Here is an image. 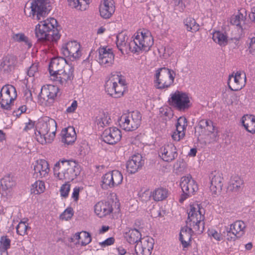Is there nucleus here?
Masks as SVG:
<instances>
[{"label":"nucleus","mask_w":255,"mask_h":255,"mask_svg":"<svg viewBox=\"0 0 255 255\" xmlns=\"http://www.w3.org/2000/svg\"><path fill=\"white\" fill-rule=\"evenodd\" d=\"M15 63V58L13 56L5 57L2 62L1 63V66L4 71H10L13 68Z\"/></svg>","instance_id":"ea45409f"},{"label":"nucleus","mask_w":255,"mask_h":255,"mask_svg":"<svg viewBox=\"0 0 255 255\" xmlns=\"http://www.w3.org/2000/svg\"><path fill=\"white\" fill-rule=\"evenodd\" d=\"M154 246L152 238L144 237L135 246L134 250L137 255H151Z\"/></svg>","instance_id":"a211bd4d"},{"label":"nucleus","mask_w":255,"mask_h":255,"mask_svg":"<svg viewBox=\"0 0 255 255\" xmlns=\"http://www.w3.org/2000/svg\"><path fill=\"white\" fill-rule=\"evenodd\" d=\"M168 102L170 106L179 111H185L192 105L188 95L178 90L170 94Z\"/></svg>","instance_id":"9d476101"},{"label":"nucleus","mask_w":255,"mask_h":255,"mask_svg":"<svg viewBox=\"0 0 255 255\" xmlns=\"http://www.w3.org/2000/svg\"><path fill=\"white\" fill-rule=\"evenodd\" d=\"M159 157L164 161L170 162L178 155L176 146L172 143H167L162 146L159 150Z\"/></svg>","instance_id":"6ab92c4d"},{"label":"nucleus","mask_w":255,"mask_h":255,"mask_svg":"<svg viewBox=\"0 0 255 255\" xmlns=\"http://www.w3.org/2000/svg\"><path fill=\"white\" fill-rule=\"evenodd\" d=\"M180 186L183 194L179 198V202L182 203L185 200L193 195L198 189V187L196 182L190 175L182 177L181 179Z\"/></svg>","instance_id":"f8f14e48"},{"label":"nucleus","mask_w":255,"mask_h":255,"mask_svg":"<svg viewBox=\"0 0 255 255\" xmlns=\"http://www.w3.org/2000/svg\"><path fill=\"white\" fill-rule=\"evenodd\" d=\"M45 189L44 182L41 180L35 181L31 185V192L34 194H39L43 193Z\"/></svg>","instance_id":"79ce46f5"},{"label":"nucleus","mask_w":255,"mask_h":255,"mask_svg":"<svg viewBox=\"0 0 255 255\" xmlns=\"http://www.w3.org/2000/svg\"><path fill=\"white\" fill-rule=\"evenodd\" d=\"M80 189L79 187H75L73 190L72 198L74 201L77 202L79 200V196Z\"/></svg>","instance_id":"0e129e2a"},{"label":"nucleus","mask_w":255,"mask_h":255,"mask_svg":"<svg viewBox=\"0 0 255 255\" xmlns=\"http://www.w3.org/2000/svg\"><path fill=\"white\" fill-rule=\"evenodd\" d=\"M246 75L242 71H237L229 75L228 85L232 91H238L245 87L246 83Z\"/></svg>","instance_id":"f3484780"},{"label":"nucleus","mask_w":255,"mask_h":255,"mask_svg":"<svg viewBox=\"0 0 255 255\" xmlns=\"http://www.w3.org/2000/svg\"><path fill=\"white\" fill-rule=\"evenodd\" d=\"M61 51L62 54L72 61L78 59L82 55L81 45L76 41H71L62 45Z\"/></svg>","instance_id":"dca6fc26"},{"label":"nucleus","mask_w":255,"mask_h":255,"mask_svg":"<svg viewBox=\"0 0 255 255\" xmlns=\"http://www.w3.org/2000/svg\"><path fill=\"white\" fill-rule=\"evenodd\" d=\"M57 129L56 121L48 117L38 120L36 125L35 138L42 144L51 143L55 138Z\"/></svg>","instance_id":"f03ea898"},{"label":"nucleus","mask_w":255,"mask_h":255,"mask_svg":"<svg viewBox=\"0 0 255 255\" xmlns=\"http://www.w3.org/2000/svg\"><path fill=\"white\" fill-rule=\"evenodd\" d=\"M244 18L243 14L239 13L237 15H233L231 17L230 22L232 24L236 25L242 29V22H244Z\"/></svg>","instance_id":"c03bdc74"},{"label":"nucleus","mask_w":255,"mask_h":255,"mask_svg":"<svg viewBox=\"0 0 255 255\" xmlns=\"http://www.w3.org/2000/svg\"><path fill=\"white\" fill-rule=\"evenodd\" d=\"M185 132H180L176 128V130L172 134V138L174 140L178 141L182 139L185 136Z\"/></svg>","instance_id":"052dcab7"},{"label":"nucleus","mask_w":255,"mask_h":255,"mask_svg":"<svg viewBox=\"0 0 255 255\" xmlns=\"http://www.w3.org/2000/svg\"><path fill=\"white\" fill-rule=\"evenodd\" d=\"M244 185L243 180L239 176H232L228 186V190L229 191L235 193H238L242 189Z\"/></svg>","instance_id":"2f4dec72"},{"label":"nucleus","mask_w":255,"mask_h":255,"mask_svg":"<svg viewBox=\"0 0 255 255\" xmlns=\"http://www.w3.org/2000/svg\"><path fill=\"white\" fill-rule=\"evenodd\" d=\"M115 239L113 237H110L101 243L100 244L103 247L110 246L114 243Z\"/></svg>","instance_id":"338daca9"},{"label":"nucleus","mask_w":255,"mask_h":255,"mask_svg":"<svg viewBox=\"0 0 255 255\" xmlns=\"http://www.w3.org/2000/svg\"><path fill=\"white\" fill-rule=\"evenodd\" d=\"M101 136L104 142L110 144H113L120 140L122 137V133L121 130L118 128L111 127L105 129Z\"/></svg>","instance_id":"412c9836"},{"label":"nucleus","mask_w":255,"mask_h":255,"mask_svg":"<svg viewBox=\"0 0 255 255\" xmlns=\"http://www.w3.org/2000/svg\"><path fill=\"white\" fill-rule=\"evenodd\" d=\"M10 240L7 236H2L0 239V250L1 251L7 253V250L10 246Z\"/></svg>","instance_id":"a18cd8bd"},{"label":"nucleus","mask_w":255,"mask_h":255,"mask_svg":"<svg viewBox=\"0 0 255 255\" xmlns=\"http://www.w3.org/2000/svg\"><path fill=\"white\" fill-rule=\"evenodd\" d=\"M74 212L71 207H68L65 211L61 214L60 219L62 220H68L70 219L73 216Z\"/></svg>","instance_id":"3c124183"},{"label":"nucleus","mask_w":255,"mask_h":255,"mask_svg":"<svg viewBox=\"0 0 255 255\" xmlns=\"http://www.w3.org/2000/svg\"><path fill=\"white\" fill-rule=\"evenodd\" d=\"M210 189L213 194H216L221 191L223 187V177L220 173L214 172L210 176Z\"/></svg>","instance_id":"bb28decb"},{"label":"nucleus","mask_w":255,"mask_h":255,"mask_svg":"<svg viewBox=\"0 0 255 255\" xmlns=\"http://www.w3.org/2000/svg\"><path fill=\"white\" fill-rule=\"evenodd\" d=\"M30 228L27 223L25 222H20L16 226V233L20 236L27 234V231Z\"/></svg>","instance_id":"de8ad7c7"},{"label":"nucleus","mask_w":255,"mask_h":255,"mask_svg":"<svg viewBox=\"0 0 255 255\" xmlns=\"http://www.w3.org/2000/svg\"><path fill=\"white\" fill-rule=\"evenodd\" d=\"M212 39L216 43L221 46H225L228 43V37L227 35L219 31L213 33Z\"/></svg>","instance_id":"e433bc0d"},{"label":"nucleus","mask_w":255,"mask_h":255,"mask_svg":"<svg viewBox=\"0 0 255 255\" xmlns=\"http://www.w3.org/2000/svg\"><path fill=\"white\" fill-rule=\"evenodd\" d=\"M242 123L245 129L252 133H255V117L253 115H245L242 117Z\"/></svg>","instance_id":"72a5a7b5"},{"label":"nucleus","mask_w":255,"mask_h":255,"mask_svg":"<svg viewBox=\"0 0 255 255\" xmlns=\"http://www.w3.org/2000/svg\"><path fill=\"white\" fill-rule=\"evenodd\" d=\"M209 120H201L195 128V133H198L199 135H205Z\"/></svg>","instance_id":"37998d69"},{"label":"nucleus","mask_w":255,"mask_h":255,"mask_svg":"<svg viewBox=\"0 0 255 255\" xmlns=\"http://www.w3.org/2000/svg\"><path fill=\"white\" fill-rule=\"evenodd\" d=\"M11 38L14 42L21 43L24 48L26 49H30L32 45L30 39L23 33H13Z\"/></svg>","instance_id":"473e14b6"},{"label":"nucleus","mask_w":255,"mask_h":255,"mask_svg":"<svg viewBox=\"0 0 255 255\" xmlns=\"http://www.w3.org/2000/svg\"><path fill=\"white\" fill-rule=\"evenodd\" d=\"M82 240L81 241L82 246H86L91 242V237L89 233L86 232H81Z\"/></svg>","instance_id":"5fc2aeb1"},{"label":"nucleus","mask_w":255,"mask_h":255,"mask_svg":"<svg viewBox=\"0 0 255 255\" xmlns=\"http://www.w3.org/2000/svg\"><path fill=\"white\" fill-rule=\"evenodd\" d=\"M15 184L13 178L10 175L4 176L0 181L1 190L6 191L11 189Z\"/></svg>","instance_id":"4c0bfd02"},{"label":"nucleus","mask_w":255,"mask_h":255,"mask_svg":"<svg viewBox=\"0 0 255 255\" xmlns=\"http://www.w3.org/2000/svg\"><path fill=\"white\" fill-rule=\"evenodd\" d=\"M115 11L113 0H103L99 5V12L102 17L105 19L110 18Z\"/></svg>","instance_id":"5701e85b"},{"label":"nucleus","mask_w":255,"mask_h":255,"mask_svg":"<svg viewBox=\"0 0 255 255\" xmlns=\"http://www.w3.org/2000/svg\"><path fill=\"white\" fill-rule=\"evenodd\" d=\"M113 211L112 205L108 201H101L94 206V212L96 215L100 218L110 215Z\"/></svg>","instance_id":"393cba45"},{"label":"nucleus","mask_w":255,"mask_h":255,"mask_svg":"<svg viewBox=\"0 0 255 255\" xmlns=\"http://www.w3.org/2000/svg\"><path fill=\"white\" fill-rule=\"evenodd\" d=\"M151 196H152V192H150L149 190H145L140 195L141 200L143 202L148 201Z\"/></svg>","instance_id":"680f3d73"},{"label":"nucleus","mask_w":255,"mask_h":255,"mask_svg":"<svg viewBox=\"0 0 255 255\" xmlns=\"http://www.w3.org/2000/svg\"><path fill=\"white\" fill-rule=\"evenodd\" d=\"M98 61L100 65L109 67L113 64L115 55L111 48L107 46L100 47L98 49Z\"/></svg>","instance_id":"aec40b11"},{"label":"nucleus","mask_w":255,"mask_h":255,"mask_svg":"<svg viewBox=\"0 0 255 255\" xmlns=\"http://www.w3.org/2000/svg\"><path fill=\"white\" fill-rule=\"evenodd\" d=\"M186 225L193 228L197 234H201L204 229V210L198 204L190 205L187 210Z\"/></svg>","instance_id":"39448f33"},{"label":"nucleus","mask_w":255,"mask_h":255,"mask_svg":"<svg viewBox=\"0 0 255 255\" xmlns=\"http://www.w3.org/2000/svg\"><path fill=\"white\" fill-rule=\"evenodd\" d=\"M206 129L207 130L205 135H209L213 134L214 137L216 138L217 135V132H215V127L211 121H209V124Z\"/></svg>","instance_id":"4d7b16f0"},{"label":"nucleus","mask_w":255,"mask_h":255,"mask_svg":"<svg viewBox=\"0 0 255 255\" xmlns=\"http://www.w3.org/2000/svg\"><path fill=\"white\" fill-rule=\"evenodd\" d=\"M27 107L26 105H22L18 106L17 109L13 112V115L14 117L18 118L22 114L26 112Z\"/></svg>","instance_id":"bf43d9fd"},{"label":"nucleus","mask_w":255,"mask_h":255,"mask_svg":"<svg viewBox=\"0 0 255 255\" xmlns=\"http://www.w3.org/2000/svg\"><path fill=\"white\" fill-rule=\"evenodd\" d=\"M24 12L27 16L41 20L46 14L44 0H29L25 6Z\"/></svg>","instance_id":"6e6552de"},{"label":"nucleus","mask_w":255,"mask_h":255,"mask_svg":"<svg viewBox=\"0 0 255 255\" xmlns=\"http://www.w3.org/2000/svg\"><path fill=\"white\" fill-rule=\"evenodd\" d=\"M109 120H110V118H108L105 114H102L97 119L96 123L99 127L103 128L108 125Z\"/></svg>","instance_id":"8fccbe9b"},{"label":"nucleus","mask_w":255,"mask_h":255,"mask_svg":"<svg viewBox=\"0 0 255 255\" xmlns=\"http://www.w3.org/2000/svg\"><path fill=\"white\" fill-rule=\"evenodd\" d=\"M34 128V122L32 121L29 120L28 123H25V126L23 128V130L25 131H28Z\"/></svg>","instance_id":"69168bd1"},{"label":"nucleus","mask_w":255,"mask_h":255,"mask_svg":"<svg viewBox=\"0 0 255 255\" xmlns=\"http://www.w3.org/2000/svg\"><path fill=\"white\" fill-rule=\"evenodd\" d=\"M128 37L125 33H121L117 36V46L123 54L128 50L131 52L130 41L128 42Z\"/></svg>","instance_id":"c756f323"},{"label":"nucleus","mask_w":255,"mask_h":255,"mask_svg":"<svg viewBox=\"0 0 255 255\" xmlns=\"http://www.w3.org/2000/svg\"><path fill=\"white\" fill-rule=\"evenodd\" d=\"M74 68L71 65H67L61 72L51 77V79L62 87H68L72 83L74 77Z\"/></svg>","instance_id":"4468645a"},{"label":"nucleus","mask_w":255,"mask_h":255,"mask_svg":"<svg viewBox=\"0 0 255 255\" xmlns=\"http://www.w3.org/2000/svg\"><path fill=\"white\" fill-rule=\"evenodd\" d=\"M69 5L72 7H78L81 10H84L88 7L91 0H67Z\"/></svg>","instance_id":"58836bf2"},{"label":"nucleus","mask_w":255,"mask_h":255,"mask_svg":"<svg viewBox=\"0 0 255 255\" xmlns=\"http://www.w3.org/2000/svg\"><path fill=\"white\" fill-rule=\"evenodd\" d=\"M57 26V20L52 17L40 21L35 29L38 40L47 45L56 42L60 37Z\"/></svg>","instance_id":"f257e3e1"},{"label":"nucleus","mask_w":255,"mask_h":255,"mask_svg":"<svg viewBox=\"0 0 255 255\" xmlns=\"http://www.w3.org/2000/svg\"><path fill=\"white\" fill-rule=\"evenodd\" d=\"M67 65H69L67 61L64 58L57 57L51 59L49 65V71L50 77L55 76L57 73H59L66 68Z\"/></svg>","instance_id":"4be33fe9"},{"label":"nucleus","mask_w":255,"mask_h":255,"mask_svg":"<svg viewBox=\"0 0 255 255\" xmlns=\"http://www.w3.org/2000/svg\"><path fill=\"white\" fill-rule=\"evenodd\" d=\"M195 232L193 228L187 226L181 229L179 234V240L184 248L188 247L190 245L192 233Z\"/></svg>","instance_id":"c85d7f7f"},{"label":"nucleus","mask_w":255,"mask_h":255,"mask_svg":"<svg viewBox=\"0 0 255 255\" xmlns=\"http://www.w3.org/2000/svg\"><path fill=\"white\" fill-rule=\"evenodd\" d=\"M132 38L130 46L131 52L133 53L148 51L153 44V38L150 32L145 29H139Z\"/></svg>","instance_id":"20e7f679"},{"label":"nucleus","mask_w":255,"mask_h":255,"mask_svg":"<svg viewBox=\"0 0 255 255\" xmlns=\"http://www.w3.org/2000/svg\"><path fill=\"white\" fill-rule=\"evenodd\" d=\"M227 240L229 241H235L242 237L245 233L246 225L241 220H237L231 224L230 227H225Z\"/></svg>","instance_id":"2eb2a0df"},{"label":"nucleus","mask_w":255,"mask_h":255,"mask_svg":"<svg viewBox=\"0 0 255 255\" xmlns=\"http://www.w3.org/2000/svg\"><path fill=\"white\" fill-rule=\"evenodd\" d=\"M126 87V80L122 75L111 77L105 84L106 92L109 95L115 98L123 96Z\"/></svg>","instance_id":"0eeeda50"},{"label":"nucleus","mask_w":255,"mask_h":255,"mask_svg":"<svg viewBox=\"0 0 255 255\" xmlns=\"http://www.w3.org/2000/svg\"><path fill=\"white\" fill-rule=\"evenodd\" d=\"M184 23L188 31L194 32L197 31L199 29V25L192 17H187L184 20Z\"/></svg>","instance_id":"a19ab883"},{"label":"nucleus","mask_w":255,"mask_h":255,"mask_svg":"<svg viewBox=\"0 0 255 255\" xmlns=\"http://www.w3.org/2000/svg\"><path fill=\"white\" fill-rule=\"evenodd\" d=\"M141 235L140 233L136 229H130L127 233V241L130 244H137L141 239Z\"/></svg>","instance_id":"c9c22d12"},{"label":"nucleus","mask_w":255,"mask_h":255,"mask_svg":"<svg viewBox=\"0 0 255 255\" xmlns=\"http://www.w3.org/2000/svg\"><path fill=\"white\" fill-rule=\"evenodd\" d=\"M62 141L67 145L71 144L76 139V133L73 127H68L61 131Z\"/></svg>","instance_id":"7c9ffc66"},{"label":"nucleus","mask_w":255,"mask_h":255,"mask_svg":"<svg viewBox=\"0 0 255 255\" xmlns=\"http://www.w3.org/2000/svg\"><path fill=\"white\" fill-rule=\"evenodd\" d=\"M77 102L76 100H74L72 102L70 106L68 107L66 109V112L67 113H72L75 112L76 109L77 108Z\"/></svg>","instance_id":"e2e57ef3"},{"label":"nucleus","mask_w":255,"mask_h":255,"mask_svg":"<svg viewBox=\"0 0 255 255\" xmlns=\"http://www.w3.org/2000/svg\"><path fill=\"white\" fill-rule=\"evenodd\" d=\"M187 3V0H174V4L176 9L183 11Z\"/></svg>","instance_id":"864d4df0"},{"label":"nucleus","mask_w":255,"mask_h":255,"mask_svg":"<svg viewBox=\"0 0 255 255\" xmlns=\"http://www.w3.org/2000/svg\"><path fill=\"white\" fill-rule=\"evenodd\" d=\"M54 175L59 180L72 181L78 176L80 170L72 160H62L57 162L53 168Z\"/></svg>","instance_id":"7ed1b4c3"},{"label":"nucleus","mask_w":255,"mask_h":255,"mask_svg":"<svg viewBox=\"0 0 255 255\" xmlns=\"http://www.w3.org/2000/svg\"><path fill=\"white\" fill-rule=\"evenodd\" d=\"M27 75L29 77H34L38 74V64L34 63L27 70Z\"/></svg>","instance_id":"6e6d98bb"},{"label":"nucleus","mask_w":255,"mask_h":255,"mask_svg":"<svg viewBox=\"0 0 255 255\" xmlns=\"http://www.w3.org/2000/svg\"><path fill=\"white\" fill-rule=\"evenodd\" d=\"M34 175L37 178H42L47 176L50 171L49 164L45 160H37L34 166Z\"/></svg>","instance_id":"cd10ccee"},{"label":"nucleus","mask_w":255,"mask_h":255,"mask_svg":"<svg viewBox=\"0 0 255 255\" xmlns=\"http://www.w3.org/2000/svg\"><path fill=\"white\" fill-rule=\"evenodd\" d=\"M17 97L15 88L11 85L3 86L0 92V107L6 110L11 109L12 102Z\"/></svg>","instance_id":"9b49d317"},{"label":"nucleus","mask_w":255,"mask_h":255,"mask_svg":"<svg viewBox=\"0 0 255 255\" xmlns=\"http://www.w3.org/2000/svg\"><path fill=\"white\" fill-rule=\"evenodd\" d=\"M208 235L210 237L214 238L217 241H220L223 239L222 236L221 234L213 229L209 230Z\"/></svg>","instance_id":"13d9d810"},{"label":"nucleus","mask_w":255,"mask_h":255,"mask_svg":"<svg viewBox=\"0 0 255 255\" xmlns=\"http://www.w3.org/2000/svg\"><path fill=\"white\" fill-rule=\"evenodd\" d=\"M187 127V120L184 117H181L178 120L176 125V128L182 132H185Z\"/></svg>","instance_id":"49530a36"},{"label":"nucleus","mask_w":255,"mask_h":255,"mask_svg":"<svg viewBox=\"0 0 255 255\" xmlns=\"http://www.w3.org/2000/svg\"><path fill=\"white\" fill-rule=\"evenodd\" d=\"M123 180L122 173L119 170H113L103 175L101 187L104 189L113 188L120 185Z\"/></svg>","instance_id":"ddd939ff"},{"label":"nucleus","mask_w":255,"mask_h":255,"mask_svg":"<svg viewBox=\"0 0 255 255\" xmlns=\"http://www.w3.org/2000/svg\"><path fill=\"white\" fill-rule=\"evenodd\" d=\"M141 115L137 111L124 114L119 120L120 127L126 131H133L140 126Z\"/></svg>","instance_id":"1a4fd4ad"},{"label":"nucleus","mask_w":255,"mask_h":255,"mask_svg":"<svg viewBox=\"0 0 255 255\" xmlns=\"http://www.w3.org/2000/svg\"><path fill=\"white\" fill-rule=\"evenodd\" d=\"M176 73L171 69L163 67L155 71L154 82L155 87L158 89H167L174 85Z\"/></svg>","instance_id":"423d86ee"},{"label":"nucleus","mask_w":255,"mask_h":255,"mask_svg":"<svg viewBox=\"0 0 255 255\" xmlns=\"http://www.w3.org/2000/svg\"><path fill=\"white\" fill-rule=\"evenodd\" d=\"M250 49L251 51H255V36L251 39Z\"/></svg>","instance_id":"774afa93"},{"label":"nucleus","mask_w":255,"mask_h":255,"mask_svg":"<svg viewBox=\"0 0 255 255\" xmlns=\"http://www.w3.org/2000/svg\"><path fill=\"white\" fill-rule=\"evenodd\" d=\"M70 190V184L69 181L63 184L60 189V193L61 197L66 198L68 196Z\"/></svg>","instance_id":"09e8293b"},{"label":"nucleus","mask_w":255,"mask_h":255,"mask_svg":"<svg viewBox=\"0 0 255 255\" xmlns=\"http://www.w3.org/2000/svg\"><path fill=\"white\" fill-rule=\"evenodd\" d=\"M143 164L144 161L141 155L139 154H134L127 161V171L130 174L135 173L141 169Z\"/></svg>","instance_id":"b1692460"},{"label":"nucleus","mask_w":255,"mask_h":255,"mask_svg":"<svg viewBox=\"0 0 255 255\" xmlns=\"http://www.w3.org/2000/svg\"><path fill=\"white\" fill-rule=\"evenodd\" d=\"M174 52V50L170 46L161 47L159 49V52L162 54L164 58H167Z\"/></svg>","instance_id":"603ef678"},{"label":"nucleus","mask_w":255,"mask_h":255,"mask_svg":"<svg viewBox=\"0 0 255 255\" xmlns=\"http://www.w3.org/2000/svg\"><path fill=\"white\" fill-rule=\"evenodd\" d=\"M58 91L59 88L57 86L48 85L41 88L38 96L39 98L45 101L53 100L57 96Z\"/></svg>","instance_id":"a878e982"},{"label":"nucleus","mask_w":255,"mask_h":255,"mask_svg":"<svg viewBox=\"0 0 255 255\" xmlns=\"http://www.w3.org/2000/svg\"><path fill=\"white\" fill-rule=\"evenodd\" d=\"M169 195L168 189L163 187H158L155 189L152 192L153 199L156 202L165 200Z\"/></svg>","instance_id":"f704fd0d"}]
</instances>
